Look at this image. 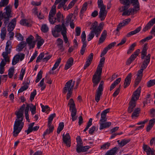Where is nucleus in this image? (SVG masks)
<instances>
[{
	"label": "nucleus",
	"instance_id": "1",
	"mask_svg": "<svg viewBox=\"0 0 155 155\" xmlns=\"http://www.w3.org/2000/svg\"><path fill=\"white\" fill-rule=\"evenodd\" d=\"M25 105L23 104L20 108L21 111H19L16 114L17 118L15 122L13 131L14 136H17L23 128L24 123L23 122V112L25 108Z\"/></svg>",
	"mask_w": 155,
	"mask_h": 155
},
{
	"label": "nucleus",
	"instance_id": "2",
	"mask_svg": "<svg viewBox=\"0 0 155 155\" xmlns=\"http://www.w3.org/2000/svg\"><path fill=\"white\" fill-rule=\"evenodd\" d=\"M105 58H102L100 61L99 64L97 68V69L94 74L92 78V82L93 84V86L96 87L101 79V75L102 71V67L104 63Z\"/></svg>",
	"mask_w": 155,
	"mask_h": 155
},
{
	"label": "nucleus",
	"instance_id": "3",
	"mask_svg": "<svg viewBox=\"0 0 155 155\" xmlns=\"http://www.w3.org/2000/svg\"><path fill=\"white\" fill-rule=\"evenodd\" d=\"M141 90L140 87H139L132 95L131 100L129 103L130 106L128 109V111L129 113H131L133 111L134 108L135 107L136 101L139 98Z\"/></svg>",
	"mask_w": 155,
	"mask_h": 155
},
{
	"label": "nucleus",
	"instance_id": "4",
	"mask_svg": "<svg viewBox=\"0 0 155 155\" xmlns=\"http://www.w3.org/2000/svg\"><path fill=\"white\" fill-rule=\"evenodd\" d=\"M56 6L53 5L49 13V21L50 23L53 24L57 21L60 22L61 21V14L60 12H58L56 14V18H54L56 14Z\"/></svg>",
	"mask_w": 155,
	"mask_h": 155
},
{
	"label": "nucleus",
	"instance_id": "5",
	"mask_svg": "<svg viewBox=\"0 0 155 155\" xmlns=\"http://www.w3.org/2000/svg\"><path fill=\"white\" fill-rule=\"evenodd\" d=\"M74 84V82H73V80H71L66 83L65 87L63 88V93L65 94L68 92L67 95V100L69 99L71 96Z\"/></svg>",
	"mask_w": 155,
	"mask_h": 155
},
{
	"label": "nucleus",
	"instance_id": "6",
	"mask_svg": "<svg viewBox=\"0 0 155 155\" xmlns=\"http://www.w3.org/2000/svg\"><path fill=\"white\" fill-rule=\"evenodd\" d=\"M29 108H30V111H31V115L32 116H33L36 113V107L35 105H34L32 104H28L27 105L25 110L24 112L25 118L28 122H30L28 114Z\"/></svg>",
	"mask_w": 155,
	"mask_h": 155
},
{
	"label": "nucleus",
	"instance_id": "7",
	"mask_svg": "<svg viewBox=\"0 0 155 155\" xmlns=\"http://www.w3.org/2000/svg\"><path fill=\"white\" fill-rule=\"evenodd\" d=\"M12 6L10 5L6 6L4 8V10H5V12H3L4 16L5 18L4 22L5 25H7L10 18L12 17Z\"/></svg>",
	"mask_w": 155,
	"mask_h": 155
},
{
	"label": "nucleus",
	"instance_id": "8",
	"mask_svg": "<svg viewBox=\"0 0 155 155\" xmlns=\"http://www.w3.org/2000/svg\"><path fill=\"white\" fill-rule=\"evenodd\" d=\"M145 59H144L143 63L141 66L140 69L137 71V77L135 79V84L136 86L138 85L142 78L143 72L144 69L145 68Z\"/></svg>",
	"mask_w": 155,
	"mask_h": 155
},
{
	"label": "nucleus",
	"instance_id": "9",
	"mask_svg": "<svg viewBox=\"0 0 155 155\" xmlns=\"http://www.w3.org/2000/svg\"><path fill=\"white\" fill-rule=\"evenodd\" d=\"M65 28H67L64 22L62 23L61 25H56L55 26L54 29L52 31L53 35L55 38L58 37L59 35V33L61 32L62 34L63 30H64L63 29Z\"/></svg>",
	"mask_w": 155,
	"mask_h": 155
},
{
	"label": "nucleus",
	"instance_id": "10",
	"mask_svg": "<svg viewBox=\"0 0 155 155\" xmlns=\"http://www.w3.org/2000/svg\"><path fill=\"white\" fill-rule=\"evenodd\" d=\"M98 23L97 21H95L92 25V31L95 32V34L97 37L99 35L101 30L102 29L103 25L102 23H100L99 26H97Z\"/></svg>",
	"mask_w": 155,
	"mask_h": 155
},
{
	"label": "nucleus",
	"instance_id": "11",
	"mask_svg": "<svg viewBox=\"0 0 155 155\" xmlns=\"http://www.w3.org/2000/svg\"><path fill=\"white\" fill-rule=\"evenodd\" d=\"M104 84V82L103 81H101L97 89L95 98L96 101L97 102H98L99 101L100 97L102 94V92L103 89Z\"/></svg>",
	"mask_w": 155,
	"mask_h": 155
},
{
	"label": "nucleus",
	"instance_id": "12",
	"mask_svg": "<svg viewBox=\"0 0 155 155\" xmlns=\"http://www.w3.org/2000/svg\"><path fill=\"white\" fill-rule=\"evenodd\" d=\"M25 57V54L22 53H19L16 54L12 59V64L13 65H15L19 61H22L24 59Z\"/></svg>",
	"mask_w": 155,
	"mask_h": 155
},
{
	"label": "nucleus",
	"instance_id": "13",
	"mask_svg": "<svg viewBox=\"0 0 155 155\" xmlns=\"http://www.w3.org/2000/svg\"><path fill=\"white\" fill-rule=\"evenodd\" d=\"M126 8V6L122 7L119 8V11L121 12L123 11L122 14V15H129L132 14L136 12L137 10H136L135 9L133 8V9H129L127 10H125V8Z\"/></svg>",
	"mask_w": 155,
	"mask_h": 155
},
{
	"label": "nucleus",
	"instance_id": "14",
	"mask_svg": "<svg viewBox=\"0 0 155 155\" xmlns=\"http://www.w3.org/2000/svg\"><path fill=\"white\" fill-rule=\"evenodd\" d=\"M140 51V50L139 49L136 50L127 60L126 62V65H129L138 56Z\"/></svg>",
	"mask_w": 155,
	"mask_h": 155
},
{
	"label": "nucleus",
	"instance_id": "15",
	"mask_svg": "<svg viewBox=\"0 0 155 155\" xmlns=\"http://www.w3.org/2000/svg\"><path fill=\"white\" fill-rule=\"evenodd\" d=\"M62 138L63 143L68 147H70L71 145V140L69 134L67 133L65 135L63 134L62 136Z\"/></svg>",
	"mask_w": 155,
	"mask_h": 155
},
{
	"label": "nucleus",
	"instance_id": "16",
	"mask_svg": "<svg viewBox=\"0 0 155 155\" xmlns=\"http://www.w3.org/2000/svg\"><path fill=\"white\" fill-rule=\"evenodd\" d=\"M107 14V12L106 10V7H103L100 8L99 12V17L101 21H103L105 19Z\"/></svg>",
	"mask_w": 155,
	"mask_h": 155
},
{
	"label": "nucleus",
	"instance_id": "17",
	"mask_svg": "<svg viewBox=\"0 0 155 155\" xmlns=\"http://www.w3.org/2000/svg\"><path fill=\"white\" fill-rule=\"evenodd\" d=\"M34 38V37L33 36L30 35L26 39V42L29 46L30 48H32L35 47V41H33Z\"/></svg>",
	"mask_w": 155,
	"mask_h": 155
},
{
	"label": "nucleus",
	"instance_id": "18",
	"mask_svg": "<svg viewBox=\"0 0 155 155\" xmlns=\"http://www.w3.org/2000/svg\"><path fill=\"white\" fill-rule=\"evenodd\" d=\"M16 19L14 18L12 19L9 23L8 26V31H12L14 29L16 25Z\"/></svg>",
	"mask_w": 155,
	"mask_h": 155
},
{
	"label": "nucleus",
	"instance_id": "19",
	"mask_svg": "<svg viewBox=\"0 0 155 155\" xmlns=\"http://www.w3.org/2000/svg\"><path fill=\"white\" fill-rule=\"evenodd\" d=\"M36 41L37 42V48L38 49H40L41 47L45 42L44 40L38 35H36Z\"/></svg>",
	"mask_w": 155,
	"mask_h": 155
},
{
	"label": "nucleus",
	"instance_id": "20",
	"mask_svg": "<svg viewBox=\"0 0 155 155\" xmlns=\"http://www.w3.org/2000/svg\"><path fill=\"white\" fill-rule=\"evenodd\" d=\"M90 148L88 146H82V145L76 146V151L78 153L81 152H84L87 151Z\"/></svg>",
	"mask_w": 155,
	"mask_h": 155
},
{
	"label": "nucleus",
	"instance_id": "21",
	"mask_svg": "<svg viewBox=\"0 0 155 155\" xmlns=\"http://www.w3.org/2000/svg\"><path fill=\"white\" fill-rule=\"evenodd\" d=\"M131 73H129L127 75L125 80V82H124V88H126L130 85V82H131Z\"/></svg>",
	"mask_w": 155,
	"mask_h": 155
},
{
	"label": "nucleus",
	"instance_id": "22",
	"mask_svg": "<svg viewBox=\"0 0 155 155\" xmlns=\"http://www.w3.org/2000/svg\"><path fill=\"white\" fill-rule=\"evenodd\" d=\"M63 43V41L61 39L58 38L57 39V46L59 50L62 52L64 51V49Z\"/></svg>",
	"mask_w": 155,
	"mask_h": 155
},
{
	"label": "nucleus",
	"instance_id": "23",
	"mask_svg": "<svg viewBox=\"0 0 155 155\" xmlns=\"http://www.w3.org/2000/svg\"><path fill=\"white\" fill-rule=\"evenodd\" d=\"M74 59L72 57L69 58L68 60L66 63V64L64 69L67 70L70 68L73 64Z\"/></svg>",
	"mask_w": 155,
	"mask_h": 155
},
{
	"label": "nucleus",
	"instance_id": "24",
	"mask_svg": "<svg viewBox=\"0 0 155 155\" xmlns=\"http://www.w3.org/2000/svg\"><path fill=\"white\" fill-rule=\"evenodd\" d=\"M99 123L100 124L99 129L100 130L108 128L111 125V123L110 122H105L103 123L99 122Z\"/></svg>",
	"mask_w": 155,
	"mask_h": 155
},
{
	"label": "nucleus",
	"instance_id": "25",
	"mask_svg": "<svg viewBox=\"0 0 155 155\" xmlns=\"http://www.w3.org/2000/svg\"><path fill=\"white\" fill-rule=\"evenodd\" d=\"M70 110L71 111V115L72 117V121H74L77 119V117L76 115L77 113V110L75 107L69 108Z\"/></svg>",
	"mask_w": 155,
	"mask_h": 155
},
{
	"label": "nucleus",
	"instance_id": "26",
	"mask_svg": "<svg viewBox=\"0 0 155 155\" xmlns=\"http://www.w3.org/2000/svg\"><path fill=\"white\" fill-rule=\"evenodd\" d=\"M26 43L24 41H21L18 45L16 47V50L17 51H21L23 48L26 46Z\"/></svg>",
	"mask_w": 155,
	"mask_h": 155
},
{
	"label": "nucleus",
	"instance_id": "27",
	"mask_svg": "<svg viewBox=\"0 0 155 155\" xmlns=\"http://www.w3.org/2000/svg\"><path fill=\"white\" fill-rule=\"evenodd\" d=\"M155 123V119L152 118L150 120L149 124L146 128V130L147 132L150 131L153 127Z\"/></svg>",
	"mask_w": 155,
	"mask_h": 155
},
{
	"label": "nucleus",
	"instance_id": "28",
	"mask_svg": "<svg viewBox=\"0 0 155 155\" xmlns=\"http://www.w3.org/2000/svg\"><path fill=\"white\" fill-rule=\"evenodd\" d=\"M141 27L140 26L137 28L135 30L132 31L128 33L126 35V36L127 37H130L131 35H135L138 33L141 30Z\"/></svg>",
	"mask_w": 155,
	"mask_h": 155
},
{
	"label": "nucleus",
	"instance_id": "29",
	"mask_svg": "<svg viewBox=\"0 0 155 155\" xmlns=\"http://www.w3.org/2000/svg\"><path fill=\"white\" fill-rule=\"evenodd\" d=\"M130 2L136 10H139L140 6L138 0H130Z\"/></svg>",
	"mask_w": 155,
	"mask_h": 155
},
{
	"label": "nucleus",
	"instance_id": "30",
	"mask_svg": "<svg viewBox=\"0 0 155 155\" xmlns=\"http://www.w3.org/2000/svg\"><path fill=\"white\" fill-rule=\"evenodd\" d=\"M107 34V31L105 30H104L101 35V37L99 38L98 41L99 44L103 43L106 37Z\"/></svg>",
	"mask_w": 155,
	"mask_h": 155
},
{
	"label": "nucleus",
	"instance_id": "31",
	"mask_svg": "<svg viewBox=\"0 0 155 155\" xmlns=\"http://www.w3.org/2000/svg\"><path fill=\"white\" fill-rule=\"evenodd\" d=\"M61 61V59L59 58L56 61L53 67L52 68L51 70L49 71V73L52 74L53 73V71L55 70L58 66L60 63Z\"/></svg>",
	"mask_w": 155,
	"mask_h": 155
},
{
	"label": "nucleus",
	"instance_id": "32",
	"mask_svg": "<svg viewBox=\"0 0 155 155\" xmlns=\"http://www.w3.org/2000/svg\"><path fill=\"white\" fill-rule=\"evenodd\" d=\"M140 111V109L139 108H136L134 111L131 117L132 119H136L139 115Z\"/></svg>",
	"mask_w": 155,
	"mask_h": 155
},
{
	"label": "nucleus",
	"instance_id": "33",
	"mask_svg": "<svg viewBox=\"0 0 155 155\" xmlns=\"http://www.w3.org/2000/svg\"><path fill=\"white\" fill-rule=\"evenodd\" d=\"M68 0H62V2L58 5L57 8L58 9H61L63 8L64 10H66L67 5H65V3Z\"/></svg>",
	"mask_w": 155,
	"mask_h": 155
},
{
	"label": "nucleus",
	"instance_id": "34",
	"mask_svg": "<svg viewBox=\"0 0 155 155\" xmlns=\"http://www.w3.org/2000/svg\"><path fill=\"white\" fill-rule=\"evenodd\" d=\"M48 127L49 128L47 129L44 132L43 135V136H45L47 134H50L53 131L54 127L53 126H51V125L50 126H49L48 124Z\"/></svg>",
	"mask_w": 155,
	"mask_h": 155
},
{
	"label": "nucleus",
	"instance_id": "35",
	"mask_svg": "<svg viewBox=\"0 0 155 155\" xmlns=\"http://www.w3.org/2000/svg\"><path fill=\"white\" fill-rule=\"evenodd\" d=\"M87 2L84 3L83 5L80 12V16L82 17L83 13L86 11L87 8Z\"/></svg>",
	"mask_w": 155,
	"mask_h": 155
},
{
	"label": "nucleus",
	"instance_id": "36",
	"mask_svg": "<svg viewBox=\"0 0 155 155\" xmlns=\"http://www.w3.org/2000/svg\"><path fill=\"white\" fill-rule=\"evenodd\" d=\"M63 30L62 32V35L65 43H67L68 42V38L66 35L67 29L65 28Z\"/></svg>",
	"mask_w": 155,
	"mask_h": 155
},
{
	"label": "nucleus",
	"instance_id": "37",
	"mask_svg": "<svg viewBox=\"0 0 155 155\" xmlns=\"http://www.w3.org/2000/svg\"><path fill=\"white\" fill-rule=\"evenodd\" d=\"M117 150V148L114 147L108 151L105 155H115L116 153Z\"/></svg>",
	"mask_w": 155,
	"mask_h": 155
},
{
	"label": "nucleus",
	"instance_id": "38",
	"mask_svg": "<svg viewBox=\"0 0 155 155\" xmlns=\"http://www.w3.org/2000/svg\"><path fill=\"white\" fill-rule=\"evenodd\" d=\"M72 18V14H71L68 15L67 17L66 18V21L65 22V25H66L68 26L69 25V23L72 22L74 21L73 20L71 19Z\"/></svg>",
	"mask_w": 155,
	"mask_h": 155
},
{
	"label": "nucleus",
	"instance_id": "39",
	"mask_svg": "<svg viewBox=\"0 0 155 155\" xmlns=\"http://www.w3.org/2000/svg\"><path fill=\"white\" fill-rule=\"evenodd\" d=\"M146 152L147 155L150 154L152 155L154 154V150L153 149L152 150L149 147L146 145Z\"/></svg>",
	"mask_w": 155,
	"mask_h": 155
},
{
	"label": "nucleus",
	"instance_id": "40",
	"mask_svg": "<svg viewBox=\"0 0 155 155\" xmlns=\"http://www.w3.org/2000/svg\"><path fill=\"white\" fill-rule=\"evenodd\" d=\"M56 116V114L55 113L51 114L48 118V124L49 126L51 124L53 120Z\"/></svg>",
	"mask_w": 155,
	"mask_h": 155
},
{
	"label": "nucleus",
	"instance_id": "41",
	"mask_svg": "<svg viewBox=\"0 0 155 155\" xmlns=\"http://www.w3.org/2000/svg\"><path fill=\"white\" fill-rule=\"evenodd\" d=\"M20 24L23 26H29L30 24L29 21L28 20L26 19H22L21 20Z\"/></svg>",
	"mask_w": 155,
	"mask_h": 155
},
{
	"label": "nucleus",
	"instance_id": "42",
	"mask_svg": "<svg viewBox=\"0 0 155 155\" xmlns=\"http://www.w3.org/2000/svg\"><path fill=\"white\" fill-rule=\"evenodd\" d=\"M25 72V68L23 67L21 68V72L20 74L19 79L21 80H22L24 75Z\"/></svg>",
	"mask_w": 155,
	"mask_h": 155
},
{
	"label": "nucleus",
	"instance_id": "43",
	"mask_svg": "<svg viewBox=\"0 0 155 155\" xmlns=\"http://www.w3.org/2000/svg\"><path fill=\"white\" fill-rule=\"evenodd\" d=\"M64 123L63 122L59 123L57 130V133L59 134L63 129L64 127Z\"/></svg>",
	"mask_w": 155,
	"mask_h": 155
},
{
	"label": "nucleus",
	"instance_id": "44",
	"mask_svg": "<svg viewBox=\"0 0 155 155\" xmlns=\"http://www.w3.org/2000/svg\"><path fill=\"white\" fill-rule=\"evenodd\" d=\"M9 0H1L0 2V7H2L7 6Z\"/></svg>",
	"mask_w": 155,
	"mask_h": 155
},
{
	"label": "nucleus",
	"instance_id": "45",
	"mask_svg": "<svg viewBox=\"0 0 155 155\" xmlns=\"http://www.w3.org/2000/svg\"><path fill=\"white\" fill-rule=\"evenodd\" d=\"M42 73L43 72L41 71H40L38 73L36 77V79L35 81V82L36 83L38 82L41 78L42 77Z\"/></svg>",
	"mask_w": 155,
	"mask_h": 155
},
{
	"label": "nucleus",
	"instance_id": "46",
	"mask_svg": "<svg viewBox=\"0 0 155 155\" xmlns=\"http://www.w3.org/2000/svg\"><path fill=\"white\" fill-rule=\"evenodd\" d=\"M110 146V143L108 142L106 143L103 144L101 147V149L102 150H104L108 149Z\"/></svg>",
	"mask_w": 155,
	"mask_h": 155
},
{
	"label": "nucleus",
	"instance_id": "47",
	"mask_svg": "<svg viewBox=\"0 0 155 155\" xmlns=\"http://www.w3.org/2000/svg\"><path fill=\"white\" fill-rule=\"evenodd\" d=\"M41 107L42 108V111L43 112H45L47 114L48 113V112L50 111V108L48 106L46 105L44 106V105H42L41 106Z\"/></svg>",
	"mask_w": 155,
	"mask_h": 155
},
{
	"label": "nucleus",
	"instance_id": "48",
	"mask_svg": "<svg viewBox=\"0 0 155 155\" xmlns=\"http://www.w3.org/2000/svg\"><path fill=\"white\" fill-rule=\"evenodd\" d=\"M136 45V43H134L130 46L127 51V53L128 54H130L133 51H134V47Z\"/></svg>",
	"mask_w": 155,
	"mask_h": 155
},
{
	"label": "nucleus",
	"instance_id": "49",
	"mask_svg": "<svg viewBox=\"0 0 155 155\" xmlns=\"http://www.w3.org/2000/svg\"><path fill=\"white\" fill-rule=\"evenodd\" d=\"M145 123V120H144L143 121H141L138 123L137 124L138 125H141L137 127L135 130H139L140 129H143V128L144 125V124Z\"/></svg>",
	"mask_w": 155,
	"mask_h": 155
},
{
	"label": "nucleus",
	"instance_id": "50",
	"mask_svg": "<svg viewBox=\"0 0 155 155\" xmlns=\"http://www.w3.org/2000/svg\"><path fill=\"white\" fill-rule=\"evenodd\" d=\"M5 64L3 62H1L0 63V73L1 74H3L5 71L4 67Z\"/></svg>",
	"mask_w": 155,
	"mask_h": 155
},
{
	"label": "nucleus",
	"instance_id": "51",
	"mask_svg": "<svg viewBox=\"0 0 155 155\" xmlns=\"http://www.w3.org/2000/svg\"><path fill=\"white\" fill-rule=\"evenodd\" d=\"M14 71V68L12 67L10 68L8 70V75L9 78H11L13 76Z\"/></svg>",
	"mask_w": 155,
	"mask_h": 155
},
{
	"label": "nucleus",
	"instance_id": "52",
	"mask_svg": "<svg viewBox=\"0 0 155 155\" xmlns=\"http://www.w3.org/2000/svg\"><path fill=\"white\" fill-rule=\"evenodd\" d=\"M68 105H69V108L71 109V108L75 107L74 101L72 99H71L70 100Z\"/></svg>",
	"mask_w": 155,
	"mask_h": 155
},
{
	"label": "nucleus",
	"instance_id": "53",
	"mask_svg": "<svg viewBox=\"0 0 155 155\" xmlns=\"http://www.w3.org/2000/svg\"><path fill=\"white\" fill-rule=\"evenodd\" d=\"M48 28L46 24L43 25L41 28V30L44 33L47 32L48 31Z\"/></svg>",
	"mask_w": 155,
	"mask_h": 155
},
{
	"label": "nucleus",
	"instance_id": "54",
	"mask_svg": "<svg viewBox=\"0 0 155 155\" xmlns=\"http://www.w3.org/2000/svg\"><path fill=\"white\" fill-rule=\"evenodd\" d=\"M94 33L95 34V32L92 31H91L87 36V39L88 41H90L93 39L94 36Z\"/></svg>",
	"mask_w": 155,
	"mask_h": 155
},
{
	"label": "nucleus",
	"instance_id": "55",
	"mask_svg": "<svg viewBox=\"0 0 155 155\" xmlns=\"http://www.w3.org/2000/svg\"><path fill=\"white\" fill-rule=\"evenodd\" d=\"M12 42L9 40L6 43L5 50L11 51Z\"/></svg>",
	"mask_w": 155,
	"mask_h": 155
},
{
	"label": "nucleus",
	"instance_id": "56",
	"mask_svg": "<svg viewBox=\"0 0 155 155\" xmlns=\"http://www.w3.org/2000/svg\"><path fill=\"white\" fill-rule=\"evenodd\" d=\"M155 85V79L150 80L147 82V86L150 87Z\"/></svg>",
	"mask_w": 155,
	"mask_h": 155
},
{
	"label": "nucleus",
	"instance_id": "57",
	"mask_svg": "<svg viewBox=\"0 0 155 155\" xmlns=\"http://www.w3.org/2000/svg\"><path fill=\"white\" fill-rule=\"evenodd\" d=\"M81 41L83 42V44L86 43V35L84 31L82 32L81 35Z\"/></svg>",
	"mask_w": 155,
	"mask_h": 155
},
{
	"label": "nucleus",
	"instance_id": "58",
	"mask_svg": "<svg viewBox=\"0 0 155 155\" xmlns=\"http://www.w3.org/2000/svg\"><path fill=\"white\" fill-rule=\"evenodd\" d=\"M6 32V31L5 29L2 30L0 36L2 40H4L5 37Z\"/></svg>",
	"mask_w": 155,
	"mask_h": 155
},
{
	"label": "nucleus",
	"instance_id": "59",
	"mask_svg": "<svg viewBox=\"0 0 155 155\" xmlns=\"http://www.w3.org/2000/svg\"><path fill=\"white\" fill-rule=\"evenodd\" d=\"M28 87V86L26 84L22 86L18 91V93H20L26 90Z\"/></svg>",
	"mask_w": 155,
	"mask_h": 155
},
{
	"label": "nucleus",
	"instance_id": "60",
	"mask_svg": "<svg viewBox=\"0 0 155 155\" xmlns=\"http://www.w3.org/2000/svg\"><path fill=\"white\" fill-rule=\"evenodd\" d=\"M44 57V54L43 53H41L38 57L36 60V62L38 63L41 61V60Z\"/></svg>",
	"mask_w": 155,
	"mask_h": 155
},
{
	"label": "nucleus",
	"instance_id": "61",
	"mask_svg": "<svg viewBox=\"0 0 155 155\" xmlns=\"http://www.w3.org/2000/svg\"><path fill=\"white\" fill-rule=\"evenodd\" d=\"M97 4L98 7L100 8H101L103 7H106V6L104 5L102 0H98Z\"/></svg>",
	"mask_w": 155,
	"mask_h": 155
},
{
	"label": "nucleus",
	"instance_id": "62",
	"mask_svg": "<svg viewBox=\"0 0 155 155\" xmlns=\"http://www.w3.org/2000/svg\"><path fill=\"white\" fill-rule=\"evenodd\" d=\"M4 59H2L1 62L2 61L5 63V65L7 63H9L10 62V58L9 56L5 57L3 58Z\"/></svg>",
	"mask_w": 155,
	"mask_h": 155
},
{
	"label": "nucleus",
	"instance_id": "63",
	"mask_svg": "<svg viewBox=\"0 0 155 155\" xmlns=\"http://www.w3.org/2000/svg\"><path fill=\"white\" fill-rule=\"evenodd\" d=\"M77 141V144L76 146H79L82 145V140L79 136H78L76 138Z\"/></svg>",
	"mask_w": 155,
	"mask_h": 155
},
{
	"label": "nucleus",
	"instance_id": "64",
	"mask_svg": "<svg viewBox=\"0 0 155 155\" xmlns=\"http://www.w3.org/2000/svg\"><path fill=\"white\" fill-rule=\"evenodd\" d=\"M38 53L37 51H35L33 54L32 55L30 58V60L28 62V63H30L32 61L34 60L36 58L37 55Z\"/></svg>",
	"mask_w": 155,
	"mask_h": 155
}]
</instances>
